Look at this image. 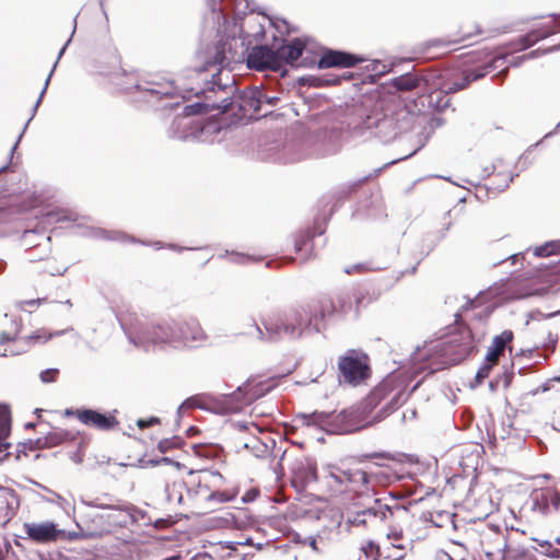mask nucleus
<instances>
[{
	"mask_svg": "<svg viewBox=\"0 0 560 560\" xmlns=\"http://www.w3.org/2000/svg\"><path fill=\"white\" fill-rule=\"evenodd\" d=\"M5 266H7L5 261L0 259V272H2L4 270Z\"/></svg>",
	"mask_w": 560,
	"mask_h": 560,
	"instance_id": "obj_63",
	"label": "nucleus"
},
{
	"mask_svg": "<svg viewBox=\"0 0 560 560\" xmlns=\"http://www.w3.org/2000/svg\"><path fill=\"white\" fill-rule=\"evenodd\" d=\"M300 84H308L313 86L322 85L320 79L314 75H306L299 79Z\"/></svg>",
	"mask_w": 560,
	"mask_h": 560,
	"instance_id": "obj_47",
	"label": "nucleus"
},
{
	"mask_svg": "<svg viewBox=\"0 0 560 560\" xmlns=\"http://www.w3.org/2000/svg\"><path fill=\"white\" fill-rule=\"evenodd\" d=\"M75 22H77V16L74 18V23H75ZM74 32H75V26L73 27V31H72V34H71V35H73V34H74ZM70 37H72V36H70ZM70 42H71V38H69V39L66 42V44L63 45V47L60 49V51H59V54H58V57H57V60H56V62H55V65H54V67H52L51 71L49 72V74H48V77H47V79H46V81H45L44 88H43V90H42V92H40V94H39V96H38V98H37V101H36L35 105H34L33 109H32V116H31V118L26 121V124L24 125L22 132L20 133V136H19V138H18L16 142L14 143V145H13V147H12V149H11V155L14 153V151H15V149L18 148V145H19V143H20V141H21V139H22V137H23V135H24V132H25V130H26L27 126H28V124L31 122V120H32V119H33V117L35 116V114H36V112H37V108H38V106H39V104H40V102H42V100H43V97H44V95H45V93H46V91H47L48 84H49L50 79H51V75H52V73H54V71H55V69H56V67H57V63H58L59 59L62 57V55L65 54V51H66V49H67L68 45L70 44Z\"/></svg>",
	"mask_w": 560,
	"mask_h": 560,
	"instance_id": "obj_23",
	"label": "nucleus"
},
{
	"mask_svg": "<svg viewBox=\"0 0 560 560\" xmlns=\"http://www.w3.org/2000/svg\"><path fill=\"white\" fill-rule=\"evenodd\" d=\"M23 530L27 538L36 544H49L59 540V537L66 536L65 529H59L57 524L51 521L43 523H24Z\"/></svg>",
	"mask_w": 560,
	"mask_h": 560,
	"instance_id": "obj_18",
	"label": "nucleus"
},
{
	"mask_svg": "<svg viewBox=\"0 0 560 560\" xmlns=\"http://www.w3.org/2000/svg\"><path fill=\"white\" fill-rule=\"evenodd\" d=\"M495 364L497 363L494 361H488L487 358H485L483 363L481 364V366L478 369V371L476 373V376H475L476 383L481 384L489 376L490 371L492 370V368Z\"/></svg>",
	"mask_w": 560,
	"mask_h": 560,
	"instance_id": "obj_38",
	"label": "nucleus"
},
{
	"mask_svg": "<svg viewBox=\"0 0 560 560\" xmlns=\"http://www.w3.org/2000/svg\"><path fill=\"white\" fill-rule=\"evenodd\" d=\"M11 324L13 326L12 330H3L0 334V345L13 341L14 347L10 350L5 349L4 352L0 354L1 357L16 355L23 353L28 349V347H31L34 343H45L52 337L61 336L68 331H73V328H67L54 332L38 330L27 337L18 338V334L20 331V323L15 318H11Z\"/></svg>",
	"mask_w": 560,
	"mask_h": 560,
	"instance_id": "obj_10",
	"label": "nucleus"
},
{
	"mask_svg": "<svg viewBox=\"0 0 560 560\" xmlns=\"http://www.w3.org/2000/svg\"><path fill=\"white\" fill-rule=\"evenodd\" d=\"M560 50V44L558 45H555L552 47H549L547 49H535V50H532L529 51L528 54L526 55H523L522 56V59H534V58H537L539 56H542V55H546V54H549V52H553V51H558Z\"/></svg>",
	"mask_w": 560,
	"mask_h": 560,
	"instance_id": "obj_41",
	"label": "nucleus"
},
{
	"mask_svg": "<svg viewBox=\"0 0 560 560\" xmlns=\"http://www.w3.org/2000/svg\"><path fill=\"white\" fill-rule=\"evenodd\" d=\"M180 444V439L178 436H173L171 439H163L158 444V450L161 453H166L172 448L178 447Z\"/></svg>",
	"mask_w": 560,
	"mask_h": 560,
	"instance_id": "obj_40",
	"label": "nucleus"
},
{
	"mask_svg": "<svg viewBox=\"0 0 560 560\" xmlns=\"http://www.w3.org/2000/svg\"><path fill=\"white\" fill-rule=\"evenodd\" d=\"M560 32V21H556L555 26H541L537 30H533L527 34L521 36L516 43L513 44V50L520 51L532 47L537 42L548 38L551 35Z\"/></svg>",
	"mask_w": 560,
	"mask_h": 560,
	"instance_id": "obj_20",
	"label": "nucleus"
},
{
	"mask_svg": "<svg viewBox=\"0 0 560 560\" xmlns=\"http://www.w3.org/2000/svg\"><path fill=\"white\" fill-rule=\"evenodd\" d=\"M412 120L413 115L401 102L366 97L360 105L352 106L348 128L354 137H373L386 143L408 130Z\"/></svg>",
	"mask_w": 560,
	"mask_h": 560,
	"instance_id": "obj_3",
	"label": "nucleus"
},
{
	"mask_svg": "<svg viewBox=\"0 0 560 560\" xmlns=\"http://www.w3.org/2000/svg\"><path fill=\"white\" fill-rule=\"evenodd\" d=\"M72 439V435L69 431L61 429H54L48 432L44 438H39L36 441L38 447H55L65 441Z\"/></svg>",
	"mask_w": 560,
	"mask_h": 560,
	"instance_id": "obj_27",
	"label": "nucleus"
},
{
	"mask_svg": "<svg viewBox=\"0 0 560 560\" xmlns=\"http://www.w3.org/2000/svg\"><path fill=\"white\" fill-rule=\"evenodd\" d=\"M513 340V332L511 330H504L502 334L495 336L492 340V345L489 347L486 358L488 361L498 362L500 355H502L505 347Z\"/></svg>",
	"mask_w": 560,
	"mask_h": 560,
	"instance_id": "obj_24",
	"label": "nucleus"
},
{
	"mask_svg": "<svg viewBox=\"0 0 560 560\" xmlns=\"http://www.w3.org/2000/svg\"><path fill=\"white\" fill-rule=\"evenodd\" d=\"M530 509L541 516H549L560 510V492L555 488L536 489L529 497Z\"/></svg>",
	"mask_w": 560,
	"mask_h": 560,
	"instance_id": "obj_15",
	"label": "nucleus"
},
{
	"mask_svg": "<svg viewBox=\"0 0 560 560\" xmlns=\"http://www.w3.org/2000/svg\"><path fill=\"white\" fill-rule=\"evenodd\" d=\"M0 497L5 501L8 505L10 504L9 498L15 499L14 491L4 487H0Z\"/></svg>",
	"mask_w": 560,
	"mask_h": 560,
	"instance_id": "obj_48",
	"label": "nucleus"
},
{
	"mask_svg": "<svg viewBox=\"0 0 560 560\" xmlns=\"http://www.w3.org/2000/svg\"><path fill=\"white\" fill-rule=\"evenodd\" d=\"M536 546L533 549L551 559L560 560V537L553 540L533 538Z\"/></svg>",
	"mask_w": 560,
	"mask_h": 560,
	"instance_id": "obj_25",
	"label": "nucleus"
},
{
	"mask_svg": "<svg viewBox=\"0 0 560 560\" xmlns=\"http://www.w3.org/2000/svg\"><path fill=\"white\" fill-rule=\"evenodd\" d=\"M233 59L229 38L217 32L211 43H202L196 52V65L187 74L173 80H144L136 84L135 90L147 102L163 98H190L202 96V101L187 105L190 113L234 110V96L237 86L225 68Z\"/></svg>",
	"mask_w": 560,
	"mask_h": 560,
	"instance_id": "obj_1",
	"label": "nucleus"
},
{
	"mask_svg": "<svg viewBox=\"0 0 560 560\" xmlns=\"http://www.w3.org/2000/svg\"><path fill=\"white\" fill-rule=\"evenodd\" d=\"M38 302H39V300H30V301H26L25 303L28 305H35Z\"/></svg>",
	"mask_w": 560,
	"mask_h": 560,
	"instance_id": "obj_64",
	"label": "nucleus"
},
{
	"mask_svg": "<svg viewBox=\"0 0 560 560\" xmlns=\"http://www.w3.org/2000/svg\"><path fill=\"white\" fill-rule=\"evenodd\" d=\"M120 326L129 342L144 350L165 345L175 348L194 347L195 342L206 339V334L195 317H178L160 324L147 323L140 318L120 319Z\"/></svg>",
	"mask_w": 560,
	"mask_h": 560,
	"instance_id": "obj_4",
	"label": "nucleus"
},
{
	"mask_svg": "<svg viewBox=\"0 0 560 560\" xmlns=\"http://www.w3.org/2000/svg\"><path fill=\"white\" fill-rule=\"evenodd\" d=\"M184 488L185 483L183 481L167 483L164 489L166 501L168 503L180 504L183 501Z\"/></svg>",
	"mask_w": 560,
	"mask_h": 560,
	"instance_id": "obj_31",
	"label": "nucleus"
},
{
	"mask_svg": "<svg viewBox=\"0 0 560 560\" xmlns=\"http://www.w3.org/2000/svg\"><path fill=\"white\" fill-rule=\"evenodd\" d=\"M22 243L28 249L35 248L36 250H43L40 244H44V240L40 236L39 226L26 229L22 235Z\"/></svg>",
	"mask_w": 560,
	"mask_h": 560,
	"instance_id": "obj_30",
	"label": "nucleus"
},
{
	"mask_svg": "<svg viewBox=\"0 0 560 560\" xmlns=\"http://www.w3.org/2000/svg\"><path fill=\"white\" fill-rule=\"evenodd\" d=\"M363 514V511H358L355 512L352 516L349 517L348 522L351 524V525H355V526H362V525H366V517L365 515H362Z\"/></svg>",
	"mask_w": 560,
	"mask_h": 560,
	"instance_id": "obj_44",
	"label": "nucleus"
},
{
	"mask_svg": "<svg viewBox=\"0 0 560 560\" xmlns=\"http://www.w3.org/2000/svg\"><path fill=\"white\" fill-rule=\"evenodd\" d=\"M159 422H160V419L158 417H150L149 419H139L137 421V425L140 429H145V428L152 427Z\"/></svg>",
	"mask_w": 560,
	"mask_h": 560,
	"instance_id": "obj_46",
	"label": "nucleus"
},
{
	"mask_svg": "<svg viewBox=\"0 0 560 560\" xmlns=\"http://www.w3.org/2000/svg\"><path fill=\"white\" fill-rule=\"evenodd\" d=\"M374 476L362 469H341V479L346 491L357 490V487L363 486L369 489Z\"/></svg>",
	"mask_w": 560,
	"mask_h": 560,
	"instance_id": "obj_22",
	"label": "nucleus"
},
{
	"mask_svg": "<svg viewBox=\"0 0 560 560\" xmlns=\"http://www.w3.org/2000/svg\"><path fill=\"white\" fill-rule=\"evenodd\" d=\"M510 258L512 259V264L515 265L520 260L524 259V255L523 254H513Z\"/></svg>",
	"mask_w": 560,
	"mask_h": 560,
	"instance_id": "obj_56",
	"label": "nucleus"
},
{
	"mask_svg": "<svg viewBox=\"0 0 560 560\" xmlns=\"http://www.w3.org/2000/svg\"><path fill=\"white\" fill-rule=\"evenodd\" d=\"M261 94H262V103H266L268 104L269 106H276L278 101H279V97L276 96V95H268L262 89H261Z\"/></svg>",
	"mask_w": 560,
	"mask_h": 560,
	"instance_id": "obj_49",
	"label": "nucleus"
},
{
	"mask_svg": "<svg viewBox=\"0 0 560 560\" xmlns=\"http://www.w3.org/2000/svg\"><path fill=\"white\" fill-rule=\"evenodd\" d=\"M560 253V240L549 241L540 246H536L534 249V255L536 257H547L550 255Z\"/></svg>",
	"mask_w": 560,
	"mask_h": 560,
	"instance_id": "obj_35",
	"label": "nucleus"
},
{
	"mask_svg": "<svg viewBox=\"0 0 560 560\" xmlns=\"http://www.w3.org/2000/svg\"><path fill=\"white\" fill-rule=\"evenodd\" d=\"M221 475L219 472H208V471H201L197 485V489L195 490L196 495H201L206 499L207 494H209L211 491L209 489V478L213 477H220Z\"/></svg>",
	"mask_w": 560,
	"mask_h": 560,
	"instance_id": "obj_36",
	"label": "nucleus"
},
{
	"mask_svg": "<svg viewBox=\"0 0 560 560\" xmlns=\"http://www.w3.org/2000/svg\"><path fill=\"white\" fill-rule=\"evenodd\" d=\"M420 81L418 77L407 73L395 78L393 83L400 91H411L420 85Z\"/></svg>",
	"mask_w": 560,
	"mask_h": 560,
	"instance_id": "obj_33",
	"label": "nucleus"
},
{
	"mask_svg": "<svg viewBox=\"0 0 560 560\" xmlns=\"http://www.w3.org/2000/svg\"><path fill=\"white\" fill-rule=\"evenodd\" d=\"M36 226L40 229V236L44 240V244H40L43 247V254L49 255L50 253V236L47 235L48 229L61 224L63 222H75L77 215L69 210L66 209H55L47 212H43L39 215H36Z\"/></svg>",
	"mask_w": 560,
	"mask_h": 560,
	"instance_id": "obj_13",
	"label": "nucleus"
},
{
	"mask_svg": "<svg viewBox=\"0 0 560 560\" xmlns=\"http://www.w3.org/2000/svg\"><path fill=\"white\" fill-rule=\"evenodd\" d=\"M200 113H190L187 105L183 109V114L176 115L171 121L166 133L170 139L175 140H194L203 141V132L212 125H205L201 119L196 118Z\"/></svg>",
	"mask_w": 560,
	"mask_h": 560,
	"instance_id": "obj_11",
	"label": "nucleus"
},
{
	"mask_svg": "<svg viewBox=\"0 0 560 560\" xmlns=\"http://www.w3.org/2000/svg\"><path fill=\"white\" fill-rule=\"evenodd\" d=\"M336 310L334 302L325 299L314 308L308 306L284 314L268 315L262 319L266 335L257 324H254V328L259 340L279 341L283 336L295 339L303 334L319 332L323 328L322 322Z\"/></svg>",
	"mask_w": 560,
	"mask_h": 560,
	"instance_id": "obj_5",
	"label": "nucleus"
},
{
	"mask_svg": "<svg viewBox=\"0 0 560 560\" xmlns=\"http://www.w3.org/2000/svg\"><path fill=\"white\" fill-rule=\"evenodd\" d=\"M150 463L155 466V465H159L160 463H172V459L167 458V457H162L161 459H156V460H150Z\"/></svg>",
	"mask_w": 560,
	"mask_h": 560,
	"instance_id": "obj_57",
	"label": "nucleus"
},
{
	"mask_svg": "<svg viewBox=\"0 0 560 560\" xmlns=\"http://www.w3.org/2000/svg\"><path fill=\"white\" fill-rule=\"evenodd\" d=\"M233 499V497L229 495L223 491H211L206 497V501L209 503L211 509H214L217 505L229 502Z\"/></svg>",
	"mask_w": 560,
	"mask_h": 560,
	"instance_id": "obj_37",
	"label": "nucleus"
},
{
	"mask_svg": "<svg viewBox=\"0 0 560 560\" xmlns=\"http://www.w3.org/2000/svg\"><path fill=\"white\" fill-rule=\"evenodd\" d=\"M451 42H445L443 39H433L428 43L429 46H448Z\"/></svg>",
	"mask_w": 560,
	"mask_h": 560,
	"instance_id": "obj_53",
	"label": "nucleus"
},
{
	"mask_svg": "<svg viewBox=\"0 0 560 560\" xmlns=\"http://www.w3.org/2000/svg\"><path fill=\"white\" fill-rule=\"evenodd\" d=\"M417 417V410L416 409H408L402 413V421H406L407 419H416Z\"/></svg>",
	"mask_w": 560,
	"mask_h": 560,
	"instance_id": "obj_52",
	"label": "nucleus"
},
{
	"mask_svg": "<svg viewBox=\"0 0 560 560\" xmlns=\"http://www.w3.org/2000/svg\"><path fill=\"white\" fill-rule=\"evenodd\" d=\"M551 382H552V381L550 380V381H547V382L542 383V384L537 388L536 393H537V392H541V393L548 392V390L550 389V383H551Z\"/></svg>",
	"mask_w": 560,
	"mask_h": 560,
	"instance_id": "obj_55",
	"label": "nucleus"
},
{
	"mask_svg": "<svg viewBox=\"0 0 560 560\" xmlns=\"http://www.w3.org/2000/svg\"><path fill=\"white\" fill-rule=\"evenodd\" d=\"M314 63H315V61L313 59L308 60L307 58H303L302 61H301V65L305 66V67L313 66Z\"/></svg>",
	"mask_w": 560,
	"mask_h": 560,
	"instance_id": "obj_59",
	"label": "nucleus"
},
{
	"mask_svg": "<svg viewBox=\"0 0 560 560\" xmlns=\"http://www.w3.org/2000/svg\"><path fill=\"white\" fill-rule=\"evenodd\" d=\"M11 430V416L7 406L0 405V453L10 447V443L4 442Z\"/></svg>",
	"mask_w": 560,
	"mask_h": 560,
	"instance_id": "obj_28",
	"label": "nucleus"
},
{
	"mask_svg": "<svg viewBox=\"0 0 560 560\" xmlns=\"http://www.w3.org/2000/svg\"><path fill=\"white\" fill-rule=\"evenodd\" d=\"M66 416L75 417L81 423L93 427L102 431H109L118 425V420L114 415L100 412L95 409L82 408L72 409L68 408L65 411Z\"/></svg>",
	"mask_w": 560,
	"mask_h": 560,
	"instance_id": "obj_16",
	"label": "nucleus"
},
{
	"mask_svg": "<svg viewBox=\"0 0 560 560\" xmlns=\"http://www.w3.org/2000/svg\"><path fill=\"white\" fill-rule=\"evenodd\" d=\"M324 232H325L324 228L317 225L313 229V231L305 230V231H301L300 233H298L295 236V240H294L295 252H298V253L307 252L312 247L313 238L316 235H323Z\"/></svg>",
	"mask_w": 560,
	"mask_h": 560,
	"instance_id": "obj_26",
	"label": "nucleus"
},
{
	"mask_svg": "<svg viewBox=\"0 0 560 560\" xmlns=\"http://www.w3.org/2000/svg\"><path fill=\"white\" fill-rule=\"evenodd\" d=\"M363 61L358 55L342 51V50H326L319 60L317 61V67L319 69L326 68H351L357 63Z\"/></svg>",
	"mask_w": 560,
	"mask_h": 560,
	"instance_id": "obj_19",
	"label": "nucleus"
},
{
	"mask_svg": "<svg viewBox=\"0 0 560 560\" xmlns=\"http://www.w3.org/2000/svg\"><path fill=\"white\" fill-rule=\"evenodd\" d=\"M341 145V132L338 130H331L329 132V145L326 149V153H335Z\"/></svg>",
	"mask_w": 560,
	"mask_h": 560,
	"instance_id": "obj_39",
	"label": "nucleus"
},
{
	"mask_svg": "<svg viewBox=\"0 0 560 560\" xmlns=\"http://www.w3.org/2000/svg\"><path fill=\"white\" fill-rule=\"evenodd\" d=\"M310 547L315 550V551H318V548H317V542L314 538H312L311 542H310Z\"/></svg>",
	"mask_w": 560,
	"mask_h": 560,
	"instance_id": "obj_60",
	"label": "nucleus"
},
{
	"mask_svg": "<svg viewBox=\"0 0 560 560\" xmlns=\"http://www.w3.org/2000/svg\"><path fill=\"white\" fill-rule=\"evenodd\" d=\"M510 383H511V375L510 376H505V378H504V386L505 387L509 386Z\"/></svg>",
	"mask_w": 560,
	"mask_h": 560,
	"instance_id": "obj_62",
	"label": "nucleus"
},
{
	"mask_svg": "<svg viewBox=\"0 0 560 560\" xmlns=\"http://www.w3.org/2000/svg\"><path fill=\"white\" fill-rule=\"evenodd\" d=\"M271 390V385L267 382H246L238 386L231 394L220 395L212 399L211 409L217 415L237 413L255 400L264 397Z\"/></svg>",
	"mask_w": 560,
	"mask_h": 560,
	"instance_id": "obj_9",
	"label": "nucleus"
},
{
	"mask_svg": "<svg viewBox=\"0 0 560 560\" xmlns=\"http://www.w3.org/2000/svg\"><path fill=\"white\" fill-rule=\"evenodd\" d=\"M306 47L303 38L283 39L278 47L267 45L255 46L247 56V67L253 70L280 71L283 65L294 66Z\"/></svg>",
	"mask_w": 560,
	"mask_h": 560,
	"instance_id": "obj_7",
	"label": "nucleus"
},
{
	"mask_svg": "<svg viewBox=\"0 0 560 560\" xmlns=\"http://www.w3.org/2000/svg\"><path fill=\"white\" fill-rule=\"evenodd\" d=\"M261 104V89L257 86L247 88L243 91L237 90L236 96H234V110L237 109L241 118L258 117Z\"/></svg>",
	"mask_w": 560,
	"mask_h": 560,
	"instance_id": "obj_14",
	"label": "nucleus"
},
{
	"mask_svg": "<svg viewBox=\"0 0 560 560\" xmlns=\"http://www.w3.org/2000/svg\"><path fill=\"white\" fill-rule=\"evenodd\" d=\"M218 397L219 396H210V397H208L206 404H201L200 402V398L197 397V396L189 397L186 400H184V402L178 407L177 413L180 415L184 409H189V408H194V407H198V408H201L203 410H208V411H211V412L215 413L211 409V407H212V401L211 400L215 399Z\"/></svg>",
	"mask_w": 560,
	"mask_h": 560,
	"instance_id": "obj_32",
	"label": "nucleus"
},
{
	"mask_svg": "<svg viewBox=\"0 0 560 560\" xmlns=\"http://www.w3.org/2000/svg\"><path fill=\"white\" fill-rule=\"evenodd\" d=\"M243 447L249 450L257 458L266 457L269 452L268 445L257 438H253L249 442L244 443Z\"/></svg>",
	"mask_w": 560,
	"mask_h": 560,
	"instance_id": "obj_34",
	"label": "nucleus"
},
{
	"mask_svg": "<svg viewBox=\"0 0 560 560\" xmlns=\"http://www.w3.org/2000/svg\"><path fill=\"white\" fill-rule=\"evenodd\" d=\"M508 55H499L490 57L486 52L472 51L466 56L465 65L481 62V66L476 69L468 70L465 77L459 81L455 82L453 86H448L445 91H434L428 95L429 106L436 110H444L450 106V92H457L464 90L469 85L470 82L483 78L490 71L499 68L505 61Z\"/></svg>",
	"mask_w": 560,
	"mask_h": 560,
	"instance_id": "obj_8",
	"label": "nucleus"
},
{
	"mask_svg": "<svg viewBox=\"0 0 560 560\" xmlns=\"http://www.w3.org/2000/svg\"><path fill=\"white\" fill-rule=\"evenodd\" d=\"M90 535L84 533H77V532H66L65 537H59V539H68V540H77L82 537H89Z\"/></svg>",
	"mask_w": 560,
	"mask_h": 560,
	"instance_id": "obj_50",
	"label": "nucleus"
},
{
	"mask_svg": "<svg viewBox=\"0 0 560 560\" xmlns=\"http://www.w3.org/2000/svg\"><path fill=\"white\" fill-rule=\"evenodd\" d=\"M338 369L343 381L351 385H358L370 374L366 355L355 350H349L339 359Z\"/></svg>",
	"mask_w": 560,
	"mask_h": 560,
	"instance_id": "obj_12",
	"label": "nucleus"
},
{
	"mask_svg": "<svg viewBox=\"0 0 560 560\" xmlns=\"http://www.w3.org/2000/svg\"><path fill=\"white\" fill-rule=\"evenodd\" d=\"M405 400L401 389L393 390L387 383H382L357 406L339 412L303 413L301 419L303 424L329 434H348L381 422Z\"/></svg>",
	"mask_w": 560,
	"mask_h": 560,
	"instance_id": "obj_2",
	"label": "nucleus"
},
{
	"mask_svg": "<svg viewBox=\"0 0 560 560\" xmlns=\"http://www.w3.org/2000/svg\"><path fill=\"white\" fill-rule=\"evenodd\" d=\"M363 514L368 518H377L382 522H390L392 520H407L408 509L394 501L393 504L384 503L381 499H374L373 504L363 509Z\"/></svg>",
	"mask_w": 560,
	"mask_h": 560,
	"instance_id": "obj_17",
	"label": "nucleus"
},
{
	"mask_svg": "<svg viewBox=\"0 0 560 560\" xmlns=\"http://www.w3.org/2000/svg\"><path fill=\"white\" fill-rule=\"evenodd\" d=\"M152 245L154 246L155 249L167 247V248H170L172 250H176V252L197 249L196 247H182V246H178V245L173 244V243H168L166 245H163L161 242H154Z\"/></svg>",
	"mask_w": 560,
	"mask_h": 560,
	"instance_id": "obj_43",
	"label": "nucleus"
},
{
	"mask_svg": "<svg viewBox=\"0 0 560 560\" xmlns=\"http://www.w3.org/2000/svg\"><path fill=\"white\" fill-rule=\"evenodd\" d=\"M476 350L477 345L475 341L458 325L447 339L417 347L410 355V361L417 364L436 354L442 359V363L454 365L467 359Z\"/></svg>",
	"mask_w": 560,
	"mask_h": 560,
	"instance_id": "obj_6",
	"label": "nucleus"
},
{
	"mask_svg": "<svg viewBox=\"0 0 560 560\" xmlns=\"http://www.w3.org/2000/svg\"><path fill=\"white\" fill-rule=\"evenodd\" d=\"M525 59H522L521 57L514 58L512 61H510V65L513 67H518Z\"/></svg>",
	"mask_w": 560,
	"mask_h": 560,
	"instance_id": "obj_58",
	"label": "nucleus"
},
{
	"mask_svg": "<svg viewBox=\"0 0 560 560\" xmlns=\"http://www.w3.org/2000/svg\"><path fill=\"white\" fill-rule=\"evenodd\" d=\"M47 256H48V255H44V254H43V250H38V254H35V253L31 252V253L28 254L27 259H28L30 261H32V262H33V261L42 260V259H44V258H45V257H47Z\"/></svg>",
	"mask_w": 560,
	"mask_h": 560,
	"instance_id": "obj_51",
	"label": "nucleus"
},
{
	"mask_svg": "<svg viewBox=\"0 0 560 560\" xmlns=\"http://www.w3.org/2000/svg\"><path fill=\"white\" fill-rule=\"evenodd\" d=\"M513 179H514V175H511V176H510V178H509V180H504V183H503V184H498V185L495 186V188L502 191V190H504L505 188H508V187H509V184H510L511 182H513Z\"/></svg>",
	"mask_w": 560,
	"mask_h": 560,
	"instance_id": "obj_54",
	"label": "nucleus"
},
{
	"mask_svg": "<svg viewBox=\"0 0 560 560\" xmlns=\"http://www.w3.org/2000/svg\"><path fill=\"white\" fill-rule=\"evenodd\" d=\"M490 316L488 310H481L476 313L468 324L459 325L462 330L471 337L472 341L478 346L487 335V324Z\"/></svg>",
	"mask_w": 560,
	"mask_h": 560,
	"instance_id": "obj_21",
	"label": "nucleus"
},
{
	"mask_svg": "<svg viewBox=\"0 0 560 560\" xmlns=\"http://www.w3.org/2000/svg\"><path fill=\"white\" fill-rule=\"evenodd\" d=\"M404 520H392L390 522H386L392 529L390 534H388V537H394L395 539H400L402 537L401 529L397 528L398 523Z\"/></svg>",
	"mask_w": 560,
	"mask_h": 560,
	"instance_id": "obj_45",
	"label": "nucleus"
},
{
	"mask_svg": "<svg viewBox=\"0 0 560 560\" xmlns=\"http://www.w3.org/2000/svg\"><path fill=\"white\" fill-rule=\"evenodd\" d=\"M178 105H179V102H178V101H176V102H174V103H166V104L164 105V107H173V106H178Z\"/></svg>",
	"mask_w": 560,
	"mask_h": 560,
	"instance_id": "obj_61",
	"label": "nucleus"
},
{
	"mask_svg": "<svg viewBox=\"0 0 560 560\" xmlns=\"http://www.w3.org/2000/svg\"><path fill=\"white\" fill-rule=\"evenodd\" d=\"M326 485L330 488L334 492H346L343 481L341 479V468L336 466H329L327 468L326 475Z\"/></svg>",
	"mask_w": 560,
	"mask_h": 560,
	"instance_id": "obj_29",
	"label": "nucleus"
},
{
	"mask_svg": "<svg viewBox=\"0 0 560 560\" xmlns=\"http://www.w3.org/2000/svg\"><path fill=\"white\" fill-rule=\"evenodd\" d=\"M58 373H59L58 369H46L40 372L39 378L45 384L52 383L56 381Z\"/></svg>",
	"mask_w": 560,
	"mask_h": 560,
	"instance_id": "obj_42",
	"label": "nucleus"
}]
</instances>
